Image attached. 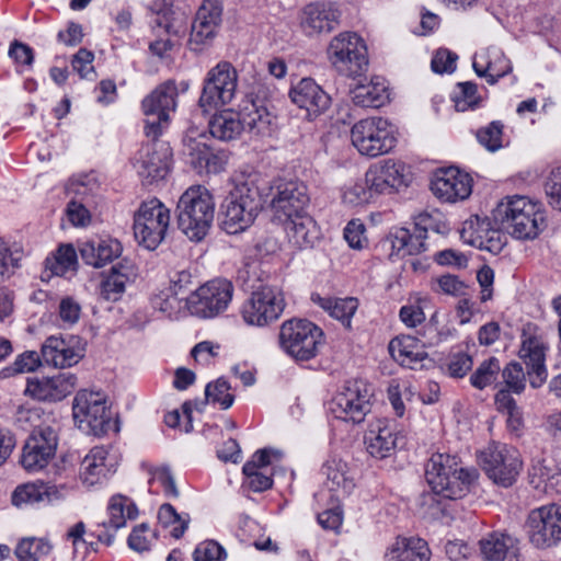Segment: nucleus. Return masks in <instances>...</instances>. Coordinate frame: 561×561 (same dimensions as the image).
I'll return each instance as SVG.
<instances>
[{
    "instance_id": "1",
    "label": "nucleus",
    "mask_w": 561,
    "mask_h": 561,
    "mask_svg": "<svg viewBox=\"0 0 561 561\" xmlns=\"http://www.w3.org/2000/svg\"><path fill=\"white\" fill-rule=\"evenodd\" d=\"M432 493L422 495V506L433 518L448 514L447 501L462 499L478 478L476 469L463 468L456 456L436 453L425 465Z\"/></svg>"
},
{
    "instance_id": "2",
    "label": "nucleus",
    "mask_w": 561,
    "mask_h": 561,
    "mask_svg": "<svg viewBox=\"0 0 561 561\" xmlns=\"http://www.w3.org/2000/svg\"><path fill=\"white\" fill-rule=\"evenodd\" d=\"M261 208V194L254 179L234 180L220 205V227L228 234L242 232L254 222Z\"/></svg>"
},
{
    "instance_id": "3",
    "label": "nucleus",
    "mask_w": 561,
    "mask_h": 561,
    "mask_svg": "<svg viewBox=\"0 0 561 561\" xmlns=\"http://www.w3.org/2000/svg\"><path fill=\"white\" fill-rule=\"evenodd\" d=\"M215 216V201L203 185L190 186L180 197L176 206L178 227L191 241H202L211 227Z\"/></svg>"
},
{
    "instance_id": "4",
    "label": "nucleus",
    "mask_w": 561,
    "mask_h": 561,
    "mask_svg": "<svg viewBox=\"0 0 561 561\" xmlns=\"http://www.w3.org/2000/svg\"><path fill=\"white\" fill-rule=\"evenodd\" d=\"M495 218L519 240L535 239L546 227L543 211L525 196L502 201L495 209Z\"/></svg>"
},
{
    "instance_id": "5",
    "label": "nucleus",
    "mask_w": 561,
    "mask_h": 561,
    "mask_svg": "<svg viewBox=\"0 0 561 561\" xmlns=\"http://www.w3.org/2000/svg\"><path fill=\"white\" fill-rule=\"evenodd\" d=\"M331 66L347 78H357L368 70L367 47L364 39L353 32H343L334 36L328 48Z\"/></svg>"
},
{
    "instance_id": "6",
    "label": "nucleus",
    "mask_w": 561,
    "mask_h": 561,
    "mask_svg": "<svg viewBox=\"0 0 561 561\" xmlns=\"http://www.w3.org/2000/svg\"><path fill=\"white\" fill-rule=\"evenodd\" d=\"M322 344V330L309 320L290 319L280 327L279 345L297 362L316 357Z\"/></svg>"
},
{
    "instance_id": "7",
    "label": "nucleus",
    "mask_w": 561,
    "mask_h": 561,
    "mask_svg": "<svg viewBox=\"0 0 561 561\" xmlns=\"http://www.w3.org/2000/svg\"><path fill=\"white\" fill-rule=\"evenodd\" d=\"M351 139L360 154L370 158L388 153L397 142L393 126L382 117H368L355 123Z\"/></svg>"
},
{
    "instance_id": "8",
    "label": "nucleus",
    "mask_w": 561,
    "mask_h": 561,
    "mask_svg": "<svg viewBox=\"0 0 561 561\" xmlns=\"http://www.w3.org/2000/svg\"><path fill=\"white\" fill-rule=\"evenodd\" d=\"M170 210L158 198L142 202L134 215V234L139 244L154 250L165 238Z\"/></svg>"
},
{
    "instance_id": "9",
    "label": "nucleus",
    "mask_w": 561,
    "mask_h": 561,
    "mask_svg": "<svg viewBox=\"0 0 561 561\" xmlns=\"http://www.w3.org/2000/svg\"><path fill=\"white\" fill-rule=\"evenodd\" d=\"M238 73L228 61H221L206 75L203 83L198 106L208 113L229 104L237 92Z\"/></svg>"
},
{
    "instance_id": "10",
    "label": "nucleus",
    "mask_w": 561,
    "mask_h": 561,
    "mask_svg": "<svg viewBox=\"0 0 561 561\" xmlns=\"http://www.w3.org/2000/svg\"><path fill=\"white\" fill-rule=\"evenodd\" d=\"M373 389L362 379L348 380L329 403L335 419L358 424L371 409Z\"/></svg>"
},
{
    "instance_id": "11",
    "label": "nucleus",
    "mask_w": 561,
    "mask_h": 561,
    "mask_svg": "<svg viewBox=\"0 0 561 561\" xmlns=\"http://www.w3.org/2000/svg\"><path fill=\"white\" fill-rule=\"evenodd\" d=\"M488 477L497 485H513L522 470L523 461L518 450L505 444H491L479 456Z\"/></svg>"
},
{
    "instance_id": "12",
    "label": "nucleus",
    "mask_w": 561,
    "mask_h": 561,
    "mask_svg": "<svg viewBox=\"0 0 561 561\" xmlns=\"http://www.w3.org/2000/svg\"><path fill=\"white\" fill-rule=\"evenodd\" d=\"M178 88L174 81H167L158 85L141 102L142 113L146 116L145 134L156 140L169 123L170 112L176 107Z\"/></svg>"
},
{
    "instance_id": "13",
    "label": "nucleus",
    "mask_w": 561,
    "mask_h": 561,
    "mask_svg": "<svg viewBox=\"0 0 561 561\" xmlns=\"http://www.w3.org/2000/svg\"><path fill=\"white\" fill-rule=\"evenodd\" d=\"M285 308L280 289L274 286H261L244 301L241 316L250 325L264 327L277 320Z\"/></svg>"
},
{
    "instance_id": "14",
    "label": "nucleus",
    "mask_w": 561,
    "mask_h": 561,
    "mask_svg": "<svg viewBox=\"0 0 561 561\" xmlns=\"http://www.w3.org/2000/svg\"><path fill=\"white\" fill-rule=\"evenodd\" d=\"M58 445V425L41 424L36 426L26 439L21 465L30 472L45 468L56 454Z\"/></svg>"
},
{
    "instance_id": "15",
    "label": "nucleus",
    "mask_w": 561,
    "mask_h": 561,
    "mask_svg": "<svg viewBox=\"0 0 561 561\" xmlns=\"http://www.w3.org/2000/svg\"><path fill=\"white\" fill-rule=\"evenodd\" d=\"M233 290V285L228 279H211L190 296L187 307L192 313L198 317H216L228 308Z\"/></svg>"
},
{
    "instance_id": "16",
    "label": "nucleus",
    "mask_w": 561,
    "mask_h": 561,
    "mask_svg": "<svg viewBox=\"0 0 561 561\" xmlns=\"http://www.w3.org/2000/svg\"><path fill=\"white\" fill-rule=\"evenodd\" d=\"M222 11L221 0H203L192 22L187 42L192 51L199 54L213 45L221 26Z\"/></svg>"
},
{
    "instance_id": "17",
    "label": "nucleus",
    "mask_w": 561,
    "mask_h": 561,
    "mask_svg": "<svg viewBox=\"0 0 561 561\" xmlns=\"http://www.w3.org/2000/svg\"><path fill=\"white\" fill-rule=\"evenodd\" d=\"M548 345L538 328L527 323L522 332L519 358L526 365L529 383L534 389L540 388L548 378L546 354Z\"/></svg>"
},
{
    "instance_id": "18",
    "label": "nucleus",
    "mask_w": 561,
    "mask_h": 561,
    "mask_svg": "<svg viewBox=\"0 0 561 561\" xmlns=\"http://www.w3.org/2000/svg\"><path fill=\"white\" fill-rule=\"evenodd\" d=\"M527 527L529 540L536 548L557 546L561 541V505L550 504L533 510Z\"/></svg>"
},
{
    "instance_id": "19",
    "label": "nucleus",
    "mask_w": 561,
    "mask_h": 561,
    "mask_svg": "<svg viewBox=\"0 0 561 561\" xmlns=\"http://www.w3.org/2000/svg\"><path fill=\"white\" fill-rule=\"evenodd\" d=\"M72 413L79 427L94 435L104 433L110 425L111 412L104 396L99 392L79 391L73 399Z\"/></svg>"
},
{
    "instance_id": "20",
    "label": "nucleus",
    "mask_w": 561,
    "mask_h": 561,
    "mask_svg": "<svg viewBox=\"0 0 561 561\" xmlns=\"http://www.w3.org/2000/svg\"><path fill=\"white\" fill-rule=\"evenodd\" d=\"M310 197L305 183L288 181L279 183L271 199V208L279 220L291 219L306 213Z\"/></svg>"
},
{
    "instance_id": "21",
    "label": "nucleus",
    "mask_w": 561,
    "mask_h": 561,
    "mask_svg": "<svg viewBox=\"0 0 561 561\" xmlns=\"http://www.w3.org/2000/svg\"><path fill=\"white\" fill-rule=\"evenodd\" d=\"M472 180L468 173L457 168L438 170L431 182L433 194L448 203L468 198L472 191Z\"/></svg>"
},
{
    "instance_id": "22",
    "label": "nucleus",
    "mask_w": 561,
    "mask_h": 561,
    "mask_svg": "<svg viewBox=\"0 0 561 561\" xmlns=\"http://www.w3.org/2000/svg\"><path fill=\"white\" fill-rule=\"evenodd\" d=\"M41 352L46 364L58 368L71 367L84 356L81 341L73 335L68 339L51 335L45 340Z\"/></svg>"
},
{
    "instance_id": "23",
    "label": "nucleus",
    "mask_w": 561,
    "mask_h": 561,
    "mask_svg": "<svg viewBox=\"0 0 561 561\" xmlns=\"http://www.w3.org/2000/svg\"><path fill=\"white\" fill-rule=\"evenodd\" d=\"M170 158V148L165 144H147L140 149L135 168L139 176L151 184L167 176Z\"/></svg>"
},
{
    "instance_id": "24",
    "label": "nucleus",
    "mask_w": 561,
    "mask_h": 561,
    "mask_svg": "<svg viewBox=\"0 0 561 561\" xmlns=\"http://www.w3.org/2000/svg\"><path fill=\"white\" fill-rule=\"evenodd\" d=\"M77 377L71 373H59L53 377L30 379L25 393L39 401L57 402L72 393Z\"/></svg>"
},
{
    "instance_id": "25",
    "label": "nucleus",
    "mask_w": 561,
    "mask_h": 561,
    "mask_svg": "<svg viewBox=\"0 0 561 561\" xmlns=\"http://www.w3.org/2000/svg\"><path fill=\"white\" fill-rule=\"evenodd\" d=\"M289 98L298 107L306 110L308 119L318 117L331 104L330 95L311 78H304L293 87Z\"/></svg>"
},
{
    "instance_id": "26",
    "label": "nucleus",
    "mask_w": 561,
    "mask_h": 561,
    "mask_svg": "<svg viewBox=\"0 0 561 561\" xmlns=\"http://www.w3.org/2000/svg\"><path fill=\"white\" fill-rule=\"evenodd\" d=\"M460 236L466 243L494 254L500 253L504 247L501 233L491 228L489 219L479 216H472L463 222Z\"/></svg>"
},
{
    "instance_id": "27",
    "label": "nucleus",
    "mask_w": 561,
    "mask_h": 561,
    "mask_svg": "<svg viewBox=\"0 0 561 561\" xmlns=\"http://www.w3.org/2000/svg\"><path fill=\"white\" fill-rule=\"evenodd\" d=\"M138 268L128 259H123L114 264L107 273L103 274L100 284V296L108 301H117L125 293L126 285L136 279Z\"/></svg>"
},
{
    "instance_id": "28",
    "label": "nucleus",
    "mask_w": 561,
    "mask_h": 561,
    "mask_svg": "<svg viewBox=\"0 0 561 561\" xmlns=\"http://www.w3.org/2000/svg\"><path fill=\"white\" fill-rule=\"evenodd\" d=\"M240 114L244 129L256 136H271L276 127V116L261 100L245 101Z\"/></svg>"
},
{
    "instance_id": "29",
    "label": "nucleus",
    "mask_w": 561,
    "mask_h": 561,
    "mask_svg": "<svg viewBox=\"0 0 561 561\" xmlns=\"http://www.w3.org/2000/svg\"><path fill=\"white\" fill-rule=\"evenodd\" d=\"M337 23L339 12L333 3H310L304 10L301 26L308 35L331 32Z\"/></svg>"
},
{
    "instance_id": "30",
    "label": "nucleus",
    "mask_w": 561,
    "mask_h": 561,
    "mask_svg": "<svg viewBox=\"0 0 561 561\" xmlns=\"http://www.w3.org/2000/svg\"><path fill=\"white\" fill-rule=\"evenodd\" d=\"M486 561H519L518 540L507 534L493 533L479 541Z\"/></svg>"
},
{
    "instance_id": "31",
    "label": "nucleus",
    "mask_w": 561,
    "mask_h": 561,
    "mask_svg": "<svg viewBox=\"0 0 561 561\" xmlns=\"http://www.w3.org/2000/svg\"><path fill=\"white\" fill-rule=\"evenodd\" d=\"M107 450L96 446L83 458L80 466V479L87 486H93L105 481L115 472L112 463L107 462Z\"/></svg>"
},
{
    "instance_id": "32",
    "label": "nucleus",
    "mask_w": 561,
    "mask_h": 561,
    "mask_svg": "<svg viewBox=\"0 0 561 561\" xmlns=\"http://www.w3.org/2000/svg\"><path fill=\"white\" fill-rule=\"evenodd\" d=\"M367 453L376 459H385L393 455L397 448V434L388 424L378 421L365 435Z\"/></svg>"
},
{
    "instance_id": "33",
    "label": "nucleus",
    "mask_w": 561,
    "mask_h": 561,
    "mask_svg": "<svg viewBox=\"0 0 561 561\" xmlns=\"http://www.w3.org/2000/svg\"><path fill=\"white\" fill-rule=\"evenodd\" d=\"M122 244L115 239H98L84 242L80 248L81 259L93 267H102L122 254Z\"/></svg>"
},
{
    "instance_id": "34",
    "label": "nucleus",
    "mask_w": 561,
    "mask_h": 561,
    "mask_svg": "<svg viewBox=\"0 0 561 561\" xmlns=\"http://www.w3.org/2000/svg\"><path fill=\"white\" fill-rule=\"evenodd\" d=\"M529 483L547 494L561 493V471L553 461L537 460L529 470Z\"/></svg>"
},
{
    "instance_id": "35",
    "label": "nucleus",
    "mask_w": 561,
    "mask_h": 561,
    "mask_svg": "<svg viewBox=\"0 0 561 561\" xmlns=\"http://www.w3.org/2000/svg\"><path fill=\"white\" fill-rule=\"evenodd\" d=\"M210 135L221 141L237 139L244 130L240 112L224 110L213 115L208 122Z\"/></svg>"
},
{
    "instance_id": "36",
    "label": "nucleus",
    "mask_w": 561,
    "mask_h": 561,
    "mask_svg": "<svg viewBox=\"0 0 561 561\" xmlns=\"http://www.w3.org/2000/svg\"><path fill=\"white\" fill-rule=\"evenodd\" d=\"M420 342L417 337L412 335L397 336L390 341L389 352L401 366L414 368V365L427 357V354L420 346Z\"/></svg>"
},
{
    "instance_id": "37",
    "label": "nucleus",
    "mask_w": 561,
    "mask_h": 561,
    "mask_svg": "<svg viewBox=\"0 0 561 561\" xmlns=\"http://www.w3.org/2000/svg\"><path fill=\"white\" fill-rule=\"evenodd\" d=\"M431 551L422 538H398L385 556V561H430Z\"/></svg>"
},
{
    "instance_id": "38",
    "label": "nucleus",
    "mask_w": 561,
    "mask_h": 561,
    "mask_svg": "<svg viewBox=\"0 0 561 561\" xmlns=\"http://www.w3.org/2000/svg\"><path fill=\"white\" fill-rule=\"evenodd\" d=\"M153 18L152 27L163 28L168 34L178 35L184 30V13L175 11L167 0H154L149 7Z\"/></svg>"
},
{
    "instance_id": "39",
    "label": "nucleus",
    "mask_w": 561,
    "mask_h": 561,
    "mask_svg": "<svg viewBox=\"0 0 561 561\" xmlns=\"http://www.w3.org/2000/svg\"><path fill=\"white\" fill-rule=\"evenodd\" d=\"M388 242L392 249L390 256L404 257L426 251L425 236L415 229L413 232L405 228L397 229L390 233Z\"/></svg>"
},
{
    "instance_id": "40",
    "label": "nucleus",
    "mask_w": 561,
    "mask_h": 561,
    "mask_svg": "<svg viewBox=\"0 0 561 561\" xmlns=\"http://www.w3.org/2000/svg\"><path fill=\"white\" fill-rule=\"evenodd\" d=\"M284 221L287 224V236L293 244L300 249L313 247L319 237V231L314 220L307 213Z\"/></svg>"
},
{
    "instance_id": "41",
    "label": "nucleus",
    "mask_w": 561,
    "mask_h": 561,
    "mask_svg": "<svg viewBox=\"0 0 561 561\" xmlns=\"http://www.w3.org/2000/svg\"><path fill=\"white\" fill-rule=\"evenodd\" d=\"M78 264L77 252L71 244L60 245L55 253L45 260V270L42 279H49L51 276H65L75 272Z\"/></svg>"
},
{
    "instance_id": "42",
    "label": "nucleus",
    "mask_w": 561,
    "mask_h": 561,
    "mask_svg": "<svg viewBox=\"0 0 561 561\" xmlns=\"http://www.w3.org/2000/svg\"><path fill=\"white\" fill-rule=\"evenodd\" d=\"M311 300L328 311L332 318L341 321L346 328H351V319L358 308L356 298H332L312 294Z\"/></svg>"
},
{
    "instance_id": "43",
    "label": "nucleus",
    "mask_w": 561,
    "mask_h": 561,
    "mask_svg": "<svg viewBox=\"0 0 561 561\" xmlns=\"http://www.w3.org/2000/svg\"><path fill=\"white\" fill-rule=\"evenodd\" d=\"M57 499L58 491L56 486L43 482L20 485L12 494V503L15 506L22 504L50 503Z\"/></svg>"
},
{
    "instance_id": "44",
    "label": "nucleus",
    "mask_w": 561,
    "mask_h": 561,
    "mask_svg": "<svg viewBox=\"0 0 561 561\" xmlns=\"http://www.w3.org/2000/svg\"><path fill=\"white\" fill-rule=\"evenodd\" d=\"M351 93L354 104L360 107L378 108L389 100L388 88L378 79L366 84H357Z\"/></svg>"
},
{
    "instance_id": "45",
    "label": "nucleus",
    "mask_w": 561,
    "mask_h": 561,
    "mask_svg": "<svg viewBox=\"0 0 561 561\" xmlns=\"http://www.w3.org/2000/svg\"><path fill=\"white\" fill-rule=\"evenodd\" d=\"M108 520L103 523L104 527L117 530L126 525L127 519H135L138 515L136 504L122 494L113 495L108 503Z\"/></svg>"
},
{
    "instance_id": "46",
    "label": "nucleus",
    "mask_w": 561,
    "mask_h": 561,
    "mask_svg": "<svg viewBox=\"0 0 561 561\" xmlns=\"http://www.w3.org/2000/svg\"><path fill=\"white\" fill-rule=\"evenodd\" d=\"M346 463L341 459H329L322 466V474L325 476V486L329 491L341 494H348L354 488V483L346 477Z\"/></svg>"
},
{
    "instance_id": "47",
    "label": "nucleus",
    "mask_w": 561,
    "mask_h": 561,
    "mask_svg": "<svg viewBox=\"0 0 561 561\" xmlns=\"http://www.w3.org/2000/svg\"><path fill=\"white\" fill-rule=\"evenodd\" d=\"M497 411L507 414V428L516 436L522 434L524 427L523 414L515 399L506 390H499L494 397Z\"/></svg>"
},
{
    "instance_id": "48",
    "label": "nucleus",
    "mask_w": 561,
    "mask_h": 561,
    "mask_svg": "<svg viewBox=\"0 0 561 561\" xmlns=\"http://www.w3.org/2000/svg\"><path fill=\"white\" fill-rule=\"evenodd\" d=\"M22 248L10 245L0 237V284L7 282L21 267Z\"/></svg>"
},
{
    "instance_id": "49",
    "label": "nucleus",
    "mask_w": 561,
    "mask_h": 561,
    "mask_svg": "<svg viewBox=\"0 0 561 561\" xmlns=\"http://www.w3.org/2000/svg\"><path fill=\"white\" fill-rule=\"evenodd\" d=\"M495 57V61H488L485 65H480V62L474 59L472 67L474 72L479 77H485L488 83L494 84L497 80L504 76H506L511 70L510 60L506 59L500 51H493Z\"/></svg>"
},
{
    "instance_id": "50",
    "label": "nucleus",
    "mask_w": 561,
    "mask_h": 561,
    "mask_svg": "<svg viewBox=\"0 0 561 561\" xmlns=\"http://www.w3.org/2000/svg\"><path fill=\"white\" fill-rule=\"evenodd\" d=\"M51 551V545L42 538H23L16 546L14 553L19 561H39Z\"/></svg>"
},
{
    "instance_id": "51",
    "label": "nucleus",
    "mask_w": 561,
    "mask_h": 561,
    "mask_svg": "<svg viewBox=\"0 0 561 561\" xmlns=\"http://www.w3.org/2000/svg\"><path fill=\"white\" fill-rule=\"evenodd\" d=\"M501 373L500 360L492 356L480 363L470 376V383L473 388L483 390L494 385Z\"/></svg>"
},
{
    "instance_id": "52",
    "label": "nucleus",
    "mask_w": 561,
    "mask_h": 561,
    "mask_svg": "<svg viewBox=\"0 0 561 561\" xmlns=\"http://www.w3.org/2000/svg\"><path fill=\"white\" fill-rule=\"evenodd\" d=\"M94 178L90 175H79L71 178L66 185V193L70 199L82 201L89 205H93L94 192L98 190Z\"/></svg>"
},
{
    "instance_id": "53",
    "label": "nucleus",
    "mask_w": 561,
    "mask_h": 561,
    "mask_svg": "<svg viewBox=\"0 0 561 561\" xmlns=\"http://www.w3.org/2000/svg\"><path fill=\"white\" fill-rule=\"evenodd\" d=\"M158 519L164 528L173 526L171 536L175 539H180L184 535L190 524V516L187 514L184 516L180 515L174 506L169 503H164L160 506Z\"/></svg>"
},
{
    "instance_id": "54",
    "label": "nucleus",
    "mask_w": 561,
    "mask_h": 561,
    "mask_svg": "<svg viewBox=\"0 0 561 561\" xmlns=\"http://www.w3.org/2000/svg\"><path fill=\"white\" fill-rule=\"evenodd\" d=\"M501 376L505 388L501 390H506L512 396V393L520 394L526 389V377L527 371H524V368L518 362L508 363L503 369L501 368Z\"/></svg>"
},
{
    "instance_id": "55",
    "label": "nucleus",
    "mask_w": 561,
    "mask_h": 561,
    "mask_svg": "<svg viewBox=\"0 0 561 561\" xmlns=\"http://www.w3.org/2000/svg\"><path fill=\"white\" fill-rule=\"evenodd\" d=\"M503 128L500 121H493L476 131L478 142L490 152H495L503 147Z\"/></svg>"
},
{
    "instance_id": "56",
    "label": "nucleus",
    "mask_w": 561,
    "mask_h": 561,
    "mask_svg": "<svg viewBox=\"0 0 561 561\" xmlns=\"http://www.w3.org/2000/svg\"><path fill=\"white\" fill-rule=\"evenodd\" d=\"M453 101L458 112L476 108L481 101L477 84L470 81L459 82L453 94Z\"/></svg>"
},
{
    "instance_id": "57",
    "label": "nucleus",
    "mask_w": 561,
    "mask_h": 561,
    "mask_svg": "<svg viewBox=\"0 0 561 561\" xmlns=\"http://www.w3.org/2000/svg\"><path fill=\"white\" fill-rule=\"evenodd\" d=\"M414 228L425 237L428 231H433L438 234H445L449 231V226L444 219V216L437 210L433 213L423 211L415 216Z\"/></svg>"
},
{
    "instance_id": "58",
    "label": "nucleus",
    "mask_w": 561,
    "mask_h": 561,
    "mask_svg": "<svg viewBox=\"0 0 561 561\" xmlns=\"http://www.w3.org/2000/svg\"><path fill=\"white\" fill-rule=\"evenodd\" d=\"M230 385L227 380L219 378L214 383H208L205 389L206 401L217 402L224 410L229 409L234 397L229 392Z\"/></svg>"
},
{
    "instance_id": "59",
    "label": "nucleus",
    "mask_w": 561,
    "mask_h": 561,
    "mask_svg": "<svg viewBox=\"0 0 561 561\" xmlns=\"http://www.w3.org/2000/svg\"><path fill=\"white\" fill-rule=\"evenodd\" d=\"M227 552L215 540H205L198 543L193 552L194 561H225Z\"/></svg>"
},
{
    "instance_id": "60",
    "label": "nucleus",
    "mask_w": 561,
    "mask_h": 561,
    "mask_svg": "<svg viewBox=\"0 0 561 561\" xmlns=\"http://www.w3.org/2000/svg\"><path fill=\"white\" fill-rule=\"evenodd\" d=\"M149 474L151 476L150 481H157L161 484L165 496L179 497L180 492L169 466L152 467L149 469Z\"/></svg>"
},
{
    "instance_id": "61",
    "label": "nucleus",
    "mask_w": 561,
    "mask_h": 561,
    "mask_svg": "<svg viewBox=\"0 0 561 561\" xmlns=\"http://www.w3.org/2000/svg\"><path fill=\"white\" fill-rule=\"evenodd\" d=\"M213 149L204 141L188 138L185 142V154L190 158V163L199 173L203 172L204 162Z\"/></svg>"
},
{
    "instance_id": "62",
    "label": "nucleus",
    "mask_w": 561,
    "mask_h": 561,
    "mask_svg": "<svg viewBox=\"0 0 561 561\" xmlns=\"http://www.w3.org/2000/svg\"><path fill=\"white\" fill-rule=\"evenodd\" d=\"M89 205L82 201L70 199L66 207V216L75 227H85L91 222Z\"/></svg>"
},
{
    "instance_id": "63",
    "label": "nucleus",
    "mask_w": 561,
    "mask_h": 561,
    "mask_svg": "<svg viewBox=\"0 0 561 561\" xmlns=\"http://www.w3.org/2000/svg\"><path fill=\"white\" fill-rule=\"evenodd\" d=\"M373 167L379 172L381 178L387 180V183L393 190L403 183L404 165L401 162H396L389 159Z\"/></svg>"
},
{
    "instance_id": "64",
    "label": "nucleus",
    "mask_w": 561,
    "mask_h": 561,
    "mask_svg": "<svg viewBox=\"0 0 561 561\" xmlns=\"http://www.w3.org/2000/svg\"><path fill=\"white\" fill-rule=\"evenodd\" d=\"M242 471L247 477L249 488L254 492L266 491L273 484L272 478L263 473L260 469H255L254 462H245Z\"/></svg>"
}]
</instances>
